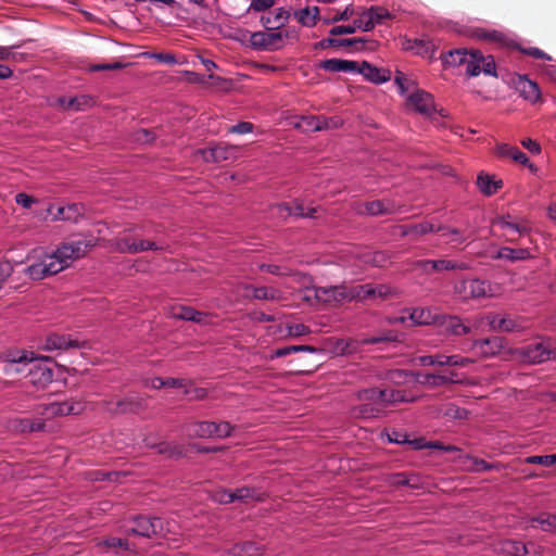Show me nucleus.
<instances>
[{
  "instance_id": "5fc2aeb1",
  "label": "nucleus",
  "mask_w": 556,
  "mask_h": 556,
  "mask_svg": "<svg viewBox=\"0 0 556 556\" xmlns=\"http://www.w3.org/2000/svg\"><path fill=\"white\" fill-rule=\"evenodd\" d=\"M320 130L337 129L343 125V121L340 116H324L318 115Z\"/></svg>"
},
{
  "instance_id": "ddd939ff",
  "label": "nucleus",
  "mask_w": 556,
  "mask_h": 556,
  "mask_svg": "<svg viewBox=\"0 0 556 556\" xmlns=\"http://www.w3.org/2000/svg\"><path fill=\"white\" fill-rule=\"evenodd\" d=\"M522 355L530 363H543L556 355V350L549 341H541L523 348Z\"/></svg>"
},
{
  "instance_id": "4be33fe9",
  "label": "nucleus",
  "mask_w": 556,
  "mask_h": 556,
  "mask_svg": "<svg viewBox=\"0 0 556 556\" xmlns=\"http://www.w3.org/2000/svg\"><path fill=\"white\" fill-rule=\"evenodd\" d=\"M357 74H362L368 81L382 84L391 79V71L378 68L364 61L359 63Z\"/></svg>"
},
{
  "instance_id": "de8ad7c7",
  "label": "nucleus",
  "mask_w": 556,
  "mask_h": 556,
  "mask_svg": "<svg viewBox=\"0 0 556 556\" xmlns=\"http://www.w3.org/2000/svg\"><path fill=\"white\" fill-rule=\"evenodd\" d=\"M298 352L316 353V352H318V349H316L312 345H289V346L277 349L274 352V354L271 355V358L283 357V356L290 355L292 353H298Z\"/></svg>"
},
{
  "instance_id": "473e14b6",
  "label": "nucleus",
  "mask_w": 556,
  "mask_h": 556,
  "mask_svg": "<svg viewBox=\"0 0 556 556\" xmlns=\"http://www.w3.org/2000/svg\"><path fill=\"white\" fill-rule=\"evenodd\" d=\"M531 528H540L545 532H556V515L541 513L536 517L530 518Z\"/></svg>"
},
{
  "instance_id": "79ce46f5",
  "label": "nucleus",
  "mask_w": 556,
  "mask_h": 556,
  "mask_svg": "<svg viewBox=\"0 0 556 556\" xmlns=\"http://www.w3.org/2000/svg\"><path fill=\"white\" fill-rule=\"evenodd\" d=\"M443 228L441 226L435 227L433 224L429 222L420 223L418 225L414 226H405L402 228V235L403 236H410V235H426L429 232H439Z\"/></svg>"
},
{
  "instance_id": "72a5a7b5",
  "label": "nucleus",
  "mask_w": 556,
  "mask_h": 556,
  "mask_svg": "<svg viewBox=\"0 0 556 556\" xmlns=\"http://www.w3.org/2000/svg\"><path fill=\"white\" fill-rule=\"evenodd\" d=\"M294 17L296 21L305 27H314L319 20V8L318 7H307L294 12Z\"/></svg>"
},
{
  "instance_id": "e2e57ef3",
  "label": "nucleus",
  "mask_w": 556,
  "mask_h": 556,
  "mask_svg": "<svg viewBox=\"0 0 556 556\" xmlns=\"http://www.w3.org/2000/svg\"><path fill=\"white\" fill-rule=\"evenodd\" d=\"M446 366L451 367H466L472 363V359L468 357H463L460 355H446L444 358Z\"/></svg>"
},
{
  "instance_id": "7c9ffc66",
  "label": "nucleus",
  "mask_w": 556,
  "mask_h": 556,
  "mask_svg": "<svg viewBox=\"0 0 556 556\" xmlns=\"http://www.w3.org/2000/svg\"><path fill=\"white\" fill-rule=\"evenodd\" d=\"M215 422L200 421L193 422L186 427V432L193 438H214Z\"/></svg>"
},
{
  "instance_id": "c03bdc74",
  "label": "nucleus",
  "mask_w": 556,
  "mask_h": 556,
  "mask_svg": "<svg viewBox=\"0 0 556 556\" xmlns=\"http://www.w3.org/2000/svg\"><path fill=\"white\" fill-rule=\"evenodd\" d=\"M83 206L74 203L59 207L56 218L63 220L77 222L78 217L83 214Z\"/></svg>"
},
{
  "instance_id": "69168bd1",
  "label": "nucleus",
  "mask_w": 556,
  "mask_h": 556,
  "mask_svg": "<svg viewBox=\"0 0 556 556\" xmlns=\"http://www.w3.org/2000/svg\"><path fill=\"white\" fill-rule=\"evenodd\" d=\"M232 429L233 427L228 421L215 422L214 438H227L231 434Z\"/></svg>"
},
{
  "instance_id": "bb28decb",
  "label": "nucleus",
  "mask_w": 556,
  "mask_h": 556,
  "mask_svg": "<svg viewBox=\"0 0 556 556\" xmlns=\"http://www.w3.org/2000/svg\"><path fill=\"white\" fill-rule=\"evenodd\" d=\"M447 332L453 336H464L470 332V328L463 324L458 316L439 315V321Z\"/></svg>"
},
{
  "instance_id": "4c0bfd02",
  "label": "nucleus",
  "mask_w": 556,
  "mask_h": 556,
  "mask_svg": "<svg viewBox=\"0 0 556 556\" xmlns=\"http://www.w3.org/2000/svg\"><path fill=\"white\" fill-rule=\"evenodd\" d=\"M531 257L530 251L528 249H513L508 247H504L498 250L497 254L494 258L506 260L510 262L515 261H523Z\"/></svg>"
},
{
  "instance_id": "f704fd0d",
  "label": "nucleus",
  "mask_w": 556,
  "mask_h": 556,
  "mask_svg": "<svg viewBox=\"0 0 556 556\" xmlns=\"http://www.w3.org/2000/svg\"><path fill=\"white\" fill-rule=\"evenodd\" d=\"M262 553V546L251 541L235 544L229 549V554L232 556H261Z\"/></svg>"
},
{
  "instance_id": "39448f33",
  "label": "nucleus",
  "mask_w": 556,
  "mask_h": 556,
  "mask_svg": "<svg viewBox=\"0 0 556 556\" xmlns=\"http://www.w3.org/2000/svg\"><path fill=\"white\" fill-rule=\"evenodd\" d=\"M350 300L367 301V300H386L393 295V289L388 285H357L350 286Z\"/></svg>"
},
{
  "instance_id": "a878e982",
  "label": "nucleus",
  "mask_w": 556,
  "mask_h": 556,
  "mask_svg": "<svg viewBox=\"0 0 556 556\" xmlns=\"http://www.w3.org/2000/svg\"><path fill=\"white\" fill-rule=\"evenodd\" d=\"M359 63L356 61L341 60V59H328L320 63V68L337 73H357Z\"/></svg>"
},
{
  "instance_id": "2eb2a0df",
  "label": "nucleus",
  "mask_w": 556,
  "mask_h": 556,
  "mask_svg": "<svg viewBox=\"0 0 556 556\" xmlns=\"http://www.w3.org/2000/svg\"><path fill=\"white\" fill-rule=\"evenodd\" d=\"M488 324L494 331L515 332L525 329L522 319L510 315L501 316L498 314H490L486 317Z\"/></svg>"
},
{
  "instance_id": "0e129e2a",
  "label": "nucleus",
  "mask_w": 556,
  "mask_h": 556,
  "mask_svg": "<svg viewBox=\"0 0 556 556\" xmlns=\"http://www.w3.org/2000/svg\"><path fill=\"white\" fill-rule=\"evenodd\" d=\"M518 50L529 56H532L534 59H542L546 61H551L552 56L545 53L543 50L536 48V47H529V48H521L519 47Z\"/></svg>"
},
{
  "instance_id": "09e8293b",
  "label": "nucleus",
  "mask_w": 556,
  "mask_h": 556,
  "mask_svg": "<svg viewBox=\"0 0 556 556\" xmlns=\"http://www.w3.org/2000/svg\"><path fill=\"white\" fill-rule=\"evenodd\" d=\"M295 127L303 132L320 131L318 116H301Z\"/></svg>"
},
{
  "instance_id": "f3484780",
  "label": "nucleus",
  "mask_w": 556,
  "mask_h": 556,
  "mask_svg": "<svg viewBox=\"0 0 556 556\" xmlns=\"http://www.w3.org/2000/svg\"><path fill=\"white\" fill-rule=\"evenodd\" d=\"M290 18V12L285 8H278L273 12H264L260 17V23L267 30H279Z\"/></svg>"
},
{
  "instance_id": "13d9d810",
  "label": "nucleus",
  "mask_w": 556,
  "mask_h": 556,
  "mask_svg": "<svg viewBox=\"0 0 556 556\" xmlns=\"http://www.w3.org/2000/svg\"><path fill=\"white\" fill-rule=\"evenodd\" d=\"M47 410L51 415L76 414L74 405H71L68 403H52L47 407Z\"/></svg>"
},
{
  "instance_id": "864d4df0",
  "label": "nucleus",
  "mask_w": 556,
  "mask_h": 556,
  "mask_svg": "<svg viewBox=\"0 0 556 556\" xmlns=\"http://www.w3.org/2000/svg\"><path fill=\"white\" fill-rule=\"evenodd\" d=\"M475 35L479 39L494 41V42H505V35L498 30H486L483 28H478L475 31Z\"/></svg>"
},
{
  "instance_id": "cd10ccee",
  "label": "nucleus",
  "mask_w": 556,
  "mask_h": 556,
  "mask_svg": "<svg viewBox=\"0 0 556 556\" xmlns=\"http://www.w3.org/2000/svg\"><path fill=\"white\" fill-rule=\"evenodd\" d=\"M98 547L102 553H113L119 555L122 551H132L127 539L110 536L98 542Z\"/></svg>"
},
{
  "instance_id": "a18cd8bd",
  "label": "nucleus",
  "mask_w": 556,
  "mask_h": 556,
  "mask_svg": "<svg viewBox=\"0 0 556 556\" xmlns=\"http://www.w3.org/2000/svg\"><path fill=\"white\" fill-rule=\"evenodd\" d=\"M383 394L386 395H383L382 404H396L413 401V399L406 395L404 390L386 388L383 389Z\"/></svg>"
},
{
  "instance_id": "2f4dec72",
  "label": "nucleus",
  "mask_w": 556,
  "mask_h": 556,
  "mask_svg": "<svg viewBox=\"0 0 556 556\" xmlns=\"http://www.w3.org/2000/svg\"><path fill=\"white\" fill-rule=\"evenodd\" d=\"M477 186L483 194L492 195L503 187V181L501 179H495L493 176L481 173L477 178Z\"/></svg>"
},
{
  "instance_id": "a211bd4d",
  "label": "nucleus",
  "mask_w": 556,
  "mask_h": 556,
  "mask_svg": "<svg viewBox=\"0 0 556 556\" xmlns=\"http://www.w3.org/2000/svg\"><path fill=\"white\" fill-rule=\"evenodd\" d=\"M30 362L27 352L10 353L3 370L9 376L24 375L27 378V363Z\"/></svg>"
},
{
  "instance_id": "3c124183",
  "label": "nucleus",
  "mask_w": 556,
  "mask_h": 556,
  "mask_svg": "<svg viewBox=\"0 0 556 556\" xmlns=\"http://www.w3.org/2000/svg\"><path fill=\"white\" fill-rule=\"evenodd\" d=\"M390 255L384 251H376L365 255V262L376 267H383L388 263Z\"/></svg>"
},
{
  "instance_id": "4468645a",
  "label": "nucleus",
  "mask_w": 556,
  "mask_h": 556,
  "mask_svg": "<svg viewBox=\"0 0 556 556\" xmlns=\"http://www.w3.org/2000/svg\"><path fill=\"white\" fill-rule=\"evenodd\" d=\"M494 227L503 231V237L506 241L515 243L518 239L529 232V227L526 224L511 222L510 216H503L494 222Z\"/></svg>"
},
{
  "instance_id": "052dcab7",
  "label": "nucleus",
  "mask_w": 556,
  "mask_h": 556,
  "mask_svg": "<svg viewBox=\"0 0 556 556\" xmlns=\"http://www.w3.org/2000/svg\"><path fill=\"white\" fill-rule=\"evenodd\" d=\"M525 463L527 464H538L544 467H552L555 465V458L551 455H533L528 456L525 459Z\"/></svg>"
},
{
  "instance_id": "8fccbe9b",
  "label": "nucleus",
  "mask_w": 556,
  "mask_h": 556,
  "mask_svg": "<svg viewBox=\"0 0 556 556\" xmlns=\"http://www.w3.org/2000/svg\"><path fill=\"white\" fill-rule=\"evenodd\" d=\"M383 389H366L358 393V399L361 401H370L374 404H382L383 401Z\"/></svg>"
},
{
  "instance_id": "5701e85b",
  "label": "nucleus",
  "mask_w": 556,
  "mask_h": 556,
  "mask_svg": "<svg viewBox=\"0 0 556 556\" xmlns=\"http://www.w3.org/2000/svg\"><path fill=\"white\" fill-rule=\"evenodd\" d=\"M473 349L484 357H491L504 349V339L501 337H491L473 342Z\"/></svg>"
},
{
  "instance_id": "338daca9",
  "label": "nucleus",
  "mask_w": 556,
  "mask_h": 556,
  "mask_svg": "<svg viewBox=\"0 0 556 556\" xmlns=\"http://www.w3.org/2000/svg\"><path fill=\"white\" fill-rule=\"evenodd\" d=\"M45 428V422L41 420H31V419H23L21 420V430L22 431H42Z\"/></svg>"
},
{
  "instance_id": "423d86ee",
  "label": "nucleus",
  "mask_w": 556,
  "mask_h": 556,
  "mask_svg": "<svg viewBox=\"0 0 556 556\" xmlns=\"http://www.w3.org/2000/svg\"><path fill=\"white\" fill-rule=\"evenodd\" d=\"M34 355V353H30ZM27 365V378L29 383L35 387L43 388L53 380V369L48 366L46 359H37L30 356Z\"/></svg>"
},
{
  "instance_id": "7ed1b4c3",
  "label": "nucleus",
  "mask_w": 556,
  "mask_h": 556,
  "mask_svg": "<svg viewBox=\"0 0 556 556\" xmlns=\"http://www.w3.org/2000/svg\"><path fill=\"white\" fill-rule=\"evenodd\" d=\"M147 406V397L132 393L123 399L103 401L105 410L114 415L137 414Z\"/></svg>"
},
{
  "instance_id": "603ef678",
  "label": "nucleus",
  "mask_w": 556,
  "mask_h": 556,
  "mask_svg": "<svg viewBox=\"0 0 556 556\" xmlns=\"http://www.w3.org/2000/svg\"><path fill=\"white\" fill-rule=\"evenodd\" d=\"M412 49H416V52L420 55L427 56L429 59L434 58L435 47L431 41L428 40H415V47Z\"/></svg>"
},
{
  "instance_id": "58836bf2",
  "label": "nucleus",
  "mask_w": 556,
  "mask_h": 556,
  "mask_svg": "<svg viewBox=\"0 0 556 556\" xmlns=\"http://www.w3.org/2000/svg\"><path fill=\"white\" fill-rule=\"evenodd\" d=\"M409 319L416 325H431L439 321V315L433 314L429 308H414L409 315Z\"/></svg>"
},
{
  "instance_id": "c756f323",
  "label": "nucleus",
  "mask_w": 556,
  "mask_h": 556,
  "mask_svg": "<svg viewBox=\"0 0 556 556\" xmlns=\"http://www.w3.org/2000/svg\"><path fill=\"white\" fill-rule=\"evenodd\" d=\"M458 463L465 470L472 472L488 471L494 467L492 464H489L483 459L472 457L468 454L459 455Z\"/></svg>"
},
{
  "instance_id": "6e6552de",
  "label": "nucleus",
  "mask_w": 556,
  "mask_h": 556,
  "mask_svg": "<svg viewBox=\"0 0 556 556\" xmlns=\"http://www.w3.org/2000/svg\"><path fill=\"white\" fill-rule=\"evenodd\" d=\"M163 530V522L156 517L138 516L134 519V526L126 530L128 535L151 538Z\"/></svg>"
},
{
  "instance_id": "49530a36",
  "label": "nucleus",
  "mask_w": 556,
  "mask_h": 556,
  "mask_svg": "<svg viewBox=\"0 0 556 556\" xmlns=\"http://www.w3.org/2000/svg\"><path fill=\"white\" fill-rule=\"evenodd\" d=\"M365 211L369 215H383L392 213L391 203L389 201L384 202L381 200H375L366 203Z\"/></svg>"
},
{
  "instance_id": "b1692460",
  "label": "nucleus",
  "mask_w": 556,
  "mask_h": 556,
  "mask_svg": "<svg viewBox=\"0 0 556 556\" xmlns=\"http://www.w3.org/2000/svg\"><path fill=\"white\" fill-rule=\"evenodd\" d=\"M86 342H78L70 337L63 334H50L46 339L45 349L48 351L52 350H67L68 348H83Z\"/></svg>"
},
{
  "instance_id": "4d7b16f0",
  "label": "nucleus",
  "mask_w": 556,
  "mask_h": 556,
  "mask_svg": "<svg viewBox=\"0 0 556 556\" xmlns=\"http://www.w3.org/2000/svg\"><path fill=\"white\" fill-rule=\"evenodd\" d=\"M132 138L138 143L150 144L155 140L156 135L150 129L140 128L132 132Z\"/></svg>"
},
{
  "instance_id": "9d476101",
  "label": "nucleus",
  "mask_w": 556,
  "mask_h": 556,
  "mask_svg": "<svg viewBox=\"0 0 556 556\" xmlns=\"http://www.w3.org/2000/svg\"><path fill=\"white\" fill-rule=\"evenodd\" d=\"M417 381L429 388H439L459 382L455 370H438L435 372H419Z\"/></svg>"
},
{
  "instance_id": "393cba45",
  "label": "nucleus",
  "mask_w": 556,
  "mask_h": 556,
  "mask_svg": "<svg viewBox=\"0 0 556 556\" xmlns=\"http://www.w3.org/2000/svg\"><path fill=\"white\" fill-rule=\"evenodd\" d=\"M408 103L421 114H430L433 109L432 96L424 90H417L408 97Z\"/></svg>"
},
{
  "instance_id": "e433bc0d",
  "label": "nucleus",
  "mask_w": 556,
  "mask_h": 556,
  "mask_svg": "<svg viewBox=\"0 0 556 556\" xmlns=\"http://www.w3.org/2000/svg\"><path fill=\"white\" fill-rule=\"evenodd\" d=\"M368 42L366 38H348V39H336V38H327L320 41L321 47H348L353 46L355 50L359 51L364 49L365 43Z\"/></svg>"
},
{
  "instance_id": "bf43d9fd",
  "label": "nucleus",
  "mask_w": 556,
  "mask_h": 556,
  "mask_svg": "<svg viewBox=\"0 0 556 556\" xmlns=\"http://www.w3.org/2000/svg\"><path fill=\"white\" fill-rule=\"evenodd\" d=\"M380 410V408L374 407L371 404H362L355 408L354 414L363 418H372L376 417Z\"/></svg>"
},
{
  "instance_id": "c9c22d12",
  "label": "nucleus",
  "mask_w": 556,
  "mask_h": 556,
  "mask_svg": "<svg viewBox=\"0 0 556 556\" xmlns=\"http://www.w3.org/2000/svg\"><path fill=\"white\" fill-rule=\"evenodd\" d=\"M60 105L65 110L81 111L90 106L93 100L89 96H78L73 98H60Z\"/></svg>"
},
{
  "instance_id": "f257e3e1",
  "label": "nucleus",
  "mask_w": 556,
  "mask_h": 556,
  "mask_svg": "<svg viewBox=\"0 0 556 556\" xmlns=\"http://www.w3.org/2000/svg\"><path fill=\"white\" fill-rule=\"evenodd\" d=\"M94 245L91 239H78L63 243L52 254L46 255L40 262L28 266L25 273L33 280H41L55 275L70 264L83 257Z\"/></svg>"
},
{
  "instance_id": "9b49d317",
  "label": "nucleus",
  "mask_w": 556,
  "mask_h": 556,
  "mask_svg": "<svg viewBox=\"0 0 556 556\" xmlns=\"http://www.w3.org/2000/svg\"><path fill=\"white\" fill-rule=\"evenodd\" d=\"M315 298L319 302L330 305H337L346 301H351L348 286L318 287L315 289Z\"/></svg>"
},
{
  "instance_id": "412c9836",
  "label": "nucleus",
  "mask_w": 556,
  "mask_h": 556,
  "mask_svg": "<svg viewBox=\"0 0 556 556\" xmlns=\"http://www.w3.org/2000/svg\"><path fill=\"white\" fill-rule=\"evenodd\" d=\"M274 210L277 211V214L280 217L287 216H298V217H315V213L317 212L316 207H311L307 211L304 207V204L299 201H294L292 204L281 203L274 206Z\"/></svg>"
},
{
  "instance_id": "c85d7f7f",
  "label": "nucleus",
  "mask_w": 556,
  "mask_h": 556,
  "mask_svg": "<svg viewBox=\"0 0 556 556\" xmlns=\"http://www.w3.org/2000/svg\"><path fill=\"white\" fill-rule=\"evenodd\" d=\"M470 54V50L460 48L455 50H450L446 53H442L440 59L442 60L444 66H467L468 55Z\"/></svg>"
},
{
  "instance_id": "680f3d73",
  "label": "nucleus",
  "mask_w": 556,
  "mask_h": 556,
  "mask_svg": "<svg viewBox=\"0 0 556 556\" xmlns=\"http://www.w3.org/2000/svg\"><path fill=\"white\" fill-rule=\"evenodd\" d=\"M397 340V336L393 331H388L382 336H375L366 338L362 341V344H378L382 342H393Z\"/></svg>"
},
{
  "instance_id": "0eeeda50",
  "label": "nucleus",
  "mask_w": 556,
  "mask_h": 556,
  "mask_svg": "<svg viewBox=\"0 0 556 556\" xmlns=\"http://www.w3.org/2000/svg\"><path fill=\"white\" fill-rule=\"evenodd\" d=\"M250 45L255 50L276 51L283 46L282 31H254L250 36Z\"/></svg>"
},
{
  "instance_id": "20e7f679",
  "label": "nucleus",
  "mask_w": 556,
  "mask_h": 556,
  "mask_svg": "<svg viewBox=\"0 0 556 556\" xmlns=\"http://www.w3.org/2000/svg\"><path fill=\"white\" fill-rule=\"evenodd\" d=\"M465 72L469 77H476L481 73L494 77L497 76L494 58L492 55H483L479 50H470Z\"/></svg>"
},
{
  "instance_id": "f03ea898",
  "label": "nucleus",
  "mask_w": 556,
  "mask_h": 556,
  "mask_svg": "<svg viewBox=\"0 0 556 556\" xmlns=\"http://www.w3.org/2000/svg\"><path fill=\"white\" fill-rule=\"evenodd\" d=\"M151 232L148 226L135 227L125 230L123 235L113 240V248L119 253L137 254L144 251L163 250L155 238H141L142 235L149 236Z\"/></svg>"
},
{
  "instance_id": "aec40b11",
  "label": "nucleus",
  "mask_w": 556,
  "mask_h": 556,
  "mask_svg": "<svg viewBox=\"0 0 556 556\" xmlns=\"http://www.w3.org/2000/svg\"><path fill=\"white\" fill-rule=\"evenodd\" d=\"M514 86L519 94L527 101L536 102L541 97L536 83L528 79L527 76L518 75L514 79Z\"/></svg>"
},
{
  "instance_id": "dca6fc26",
  "label": "nucleus",
  "mask_w": 556,
  "mask_h": 556,
  "mask_svg": "<svg viewBox=\"0 0 556 556\" xmlns=\"http://www.w3.org/2000/svg\"><path fill=\"white\" fill-rule=\"evenodd\" d=\"M388 10L379 7H371L364 11L358 18L355 20L356 27L364 31L371 30L376 24L381 23L384 18H389Z\"/></svg>"
},
{
  "instance_id": "774afa93",
  "label": "nucleus",
  "mask_w": 556,
  "mask_h": 556,
  "mask_svg": "<svg viewBox=\"0 0 556 556\" xmlns=\"http://www.w3.org/2000/svg\"><path fill=\"white\" fill-rule=\"evenodd\" d=\"M254 129V125L250 122H240L236 125H232L228 127V134H237V135H244L252 132Z\"/></svg>"
},
{
  "instance_id": "f8f14e48",
  "label": "nucleus",
  "mask_w": 556,
  "mask_h": 556,
  "mask_svg": "<svg viewBox=\"0 0 556 556\" xmlns=\"http://www.w3.org/2000/svg\"><path fill=\"white\" fill-rule=\"evenodd\" d=\"M456 292L465 300L478 299L490 294L491 288L486 281L466 279L456 286Z\"/></svg>"
},
{
  "instance_id": "6ab92c4d",
  "label": "nucleus",
  "mask_w": 556,
  "mask_h": 556,
  "mask_svg": "<svg viewBox=\"0 0 556 556\" xmlns=\"http://www.w3.org/2000/svg\"><path fill=\"white\" fill-rule=\"evenodd\" d=\"M416 266L427 273L430 269L434 271L467 269V265L465 263L451 260H422L418 261Z\"/></svg>"
},
{
  "instance_id": "37998d69",
  "label": "nucleus",
  "mask_w": 556,
  "mask_h": 556,
  "mask_svg": "<svg viewBox=\"0 0 556 556\" xmlns=\"http://www.w3.org/2000/svg\"><path fill=\"white\" fill-rule=\"evenodd\" d=\"M157 453L162 455H166L170 458H179L182 457L186 453L184 445L175 444L170 442H161L155 445Z\"/></svg>"
},
{
  "instance_id": "ea45409f",
  "label": "nucleus",
  "mask_w": 556,
  "mask_h": 556,
  "mask_svg": "<svg viewBox=\"0 0 556 556\" xmlns=\"http://www.w3.org/2000/svg\"><path fill=\"white\" fill-rule=\"evenodd\" d=\"M233 502L250 503L261 502L264 498V493L257 492L253 488L243 486L232 491Z\"/></svg>"
},
{
  "instance_id": "a19ab883",
  "label": "nucleus",
  "mask_w": 556,
  "mask_h": 556,
  "mask_svg": "<svg viewBox=\"0 0 556 556\" xmlns=\"http://www.w3.org/2000/svg\"><path fill=\"white\" fill-rule=\"evenodd\" d=\"M245 290L253 292V298L256 300H278L280 299V291L273 287H253L245 286Z\"/></svg>"
},
{
  "instance_id": "6e6d98bb",
  "label": "nucleus",
  "mask_w": 556,
  "mask_h": 556,
  "mask_svg": "<svg viewBox=\"0 0 556 556\" xmlns=\"http://www.w3.org/2000/svg\"><path fill=\"white\" fill-rule=\"evenodd\" d=\"M444 358H446V355H444V354L421 355L417 358V361H418L419 365H421V366L443 367V366H446Z\"/></svg>"
},
{
  "instance_id": "1a4fd4ad",
  "label": "nucleus",
  "mask_w": 556,
  "mask_h": 556,
  "mask_svg": "<svg viewBox=\"0 0 556 556\" xmlns=\"http://www.w3.org/2000/svg\"><path fill=\"white\" fill-rule=\"evenodd\" d=\"M239 150L240 148L238 146L219 142L207 149H200L197 153L200 154L205 162L219 163L237 157Z\"/></svg>"
}]
</instances>
